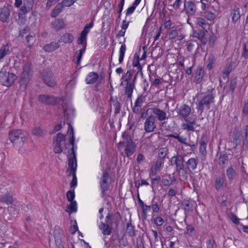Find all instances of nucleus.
Returning <instances> with one entry per match:
<instances>
[{
  "label": "nucleus",
  "mask_w": 248,
  "mask_h": 248,
  "mask_svg": "<svg viewBox=\"0 0 248 248\" xmlns=\"http://www.w3.org/2000/svg\"><path fill=\"white\" fill-rule=\"evenodd\" d=\"M70 134H72V136L69 140L68 144L72 145V148L70 149L71 153L69 152V154L67 156L68 159V169H67V171H69L68 176H72L73 177L72 180L70 183V187L74 189L77 185V178L76 176L77 163L76 153L74 150L75 138L73 128H72Z\"/></svg>",
  "instance_id": "1"
},
{
  "label": "nucleus",
  "mask_w": 248,
  "mask_h": 248,
  "mask_svg": "<svg viewBox=\"0 0 248 248\" xmlns=\"http://www.w3.org/2000/svg\"><path fill=\"white\" fill-rule=\"evenodd\" d=\"M214 102V96L212 93H208L204 95L196 103L197 110L200 115H202L204 111L208 110L210 106Z\"/></svg>",
  "instance_id": "2"
},
{
  "label": "nucleus",
  "mask_w": 248,
  "mask_h": 248,
  "mask_svg": "<svg viewBox=\"0 0 248 248\" xmlns=\"http://www.w3.org/2000/svg\"><path fill=\"white\" fill-rule=\"evenodd\" d=\"M9 139L13 144L17 147H21L27 139V136L20 129L11 131L9 134Z\"/></svg>",
  "instance_id": "3"
},
{
  "label": "nucleus",
  "mask_w": 248,
  "mask_h": 248,
  "mask_svg": "<svg viewBox=\"0 0 248 248\" xmlns=\"http://www.w3.org/2000/svg\"><path fill=\"white\" fill-rule=\"evenodd\" d=\"M31 63L27 62L23 67V72L20 77V83L25 89L29 83L32 76V72L31 70Z\"/></svg>",
  "instance_id": "4"
},
{
  "label": "nucleus",
  "mask_w": 248,
  "mask_h": 248,
  "mask_svg": "<svg viewBox=\"0 0 248 248\" xmlns=\"http://www.w3.org/2000/svg\"><path fill=\"white\" fill-rule=\"evenodd\" d=\"M16 78L17 76L13 73L2 71L0 72V83L3 86H11Z\"/></svg>",
  "instance_id": "5"
},
{
  "label": "nucleus",
  "mask_w": 248,
  "mask_h": 248,
  "mask_svg": "<svg viewBox=\"0 0 248 248\" xmlns=\"http://www.w3.org/2000/svg\"><path fill=\"white\" fill-rule=\"evenodd\" d=\"M111 217V214H108L106 217V222H101L99 226V229L102 231L104 235H109L111 232L112 227L111 226L113 224L112 220L110 221Z\"/></svg>",
  "instance_id": "6"
},
{
  "label": "nucleus",
  "mask_w": 248,
  "mask_h": 248,
  "mask_svg": "<svg viewBox=\"0 0 248 248\" xmlns=\"http://www.w3.org/2000/svg\"><path fill=\"white\" fill-rule=\"evenodd\" d=\"M38 100L41 103L46 105L55 106L60 99L53 95L47 94H40L38 96Z\"/></svg>",
  "instance_id": "7"
},
{
  "label": "nucleus",
  "mask_w": 248,
  "mask_h": 248,
  "mask_svg": "<svg viewBox=\"0 0 248 248\" xmlns=\"http://www.w3.org/2000/svg\"><path fill=\"white\" fill-rule=\"evenodd\" d=\"M42 79L44 82L48 87L53 88L57 85L55 78L50 71L47 70L44 71L42 74Z\"/></svg>",
  "instance_id": "8"
},
{
  "label": "nucleus",
  "mask_w": 248,
  "mask_h": 248,
  "mask_svg": "<svg viewBox=\"0 0 248 248\" xmlns=\"http://www.w3.org/2000/svg\"><path fill=\"white\" fill-rule=\"evenodd\" d=\"M155 121V118L152 115L149 116L146 119L144 124V128L146 132H152L156 128Z\"/></svg>",
  "instance_id": "9"
},
{
  "label": "nucleus",
  "mask_w": 248,
  "mask_h": 248,
  "mask_svg": "<svg viewBox=\"0 0 248 248\" xmlns=\"http://www.w3.org/2000/svg\"><path fill=\"white\" fill-rule=\"evenodd\" d=\"M53 233L55 242L57 248H63V247L62 244V238L63 236V231L60 227L55 226Z\"/></svg>",
  "instance_id": "10"
},
{
  "label": "nucleus",
  "mask_w": 248,
  "mask_h": 248,
  "mask_svg": "<svg viewBox=\"0 0 248 248\" xmlns=\"http://www.w3.org/2000/svg\"><path fill=\"white\" fill-rule=\"evenodd\" d=\"M184 10L186 12V13L188 16H193L195 14L197 8L196 4L193 0L185 1Z\"/></svg>",
  "instance_id": "11"
},
{
  "label": "nucleus",
  "mask_w": 248,
  "mask_h": 248,
  "mask_svg": "<svg viewBox=\"0 0 248 248\" xmlns=\"http://www.w3.org/2000/svg\"><path fill=\"white\" fill-rule=\"evenodd\" d=\"M171 160L174 162V164L176 166L177 171H180L185 170V160L183 155H174L171 158Z\"/></svg>",
  "instance_id": "12"
},
{
  "label": "nucleus",
  "mask_w": 248,
  "mask_h": 248,
  "mask_svg": "<svg viewBox=\"0 0 248 248\" xmlns=\"http://www.w3.org/2000/svg\"><path fill=\"white\" fill-rule=\"evenodd\" d=\"M32 6L33 4L31 2L28 6H26L25 3H24L23 6L20 8L18 13V18L21 19L23 23H24L25 20V14L32 9Z\"/></svg>",
  "instance_id": "13"
},
{
  "label": "nucleus",
  "mask_w": 248,
  "mask_h": 248,
  "mask_svg": "<svg viewBox=\"0 0 248 248\" xmlns=\"http://www.w3.org/2000/svg\"><path fill=\"white\" fill-rule=\"evenodd\" d=\"M136 145L133 140L126 142L124 153L126 156L129 157L132 155L136 151Z\"/></svg>",
  "instance_id": "14"
},
{
  "label": "nucleus",
  "mask_w": 248,
  "mask_h": 248,
  "mask_svg": "<svg viewBox=\"0 0 248 248\" xmlns=\"http://www.w3.org/2000/svg\"><path fill=\"white\" fill-rule=\"evenodd\" d=\"M10 12L7 7L4 6L0 10V20L2 22H8Z\"/></svg>",
  "instance_id": "15"
},
{
  "label": "nucleus",
  "mask_w": 248,
  "mask_h": 248,
  "mask_svg": "<svg viewBox=\"0 0 248 248\" xmlns=\"http://www.w3.org/2000/svg\"><path fill=\"white\" fill-rule=\"evenodd\" d=\"M152 110L153 113L156 116L159 121H163L168 119V118L165 111L156 108H153Z\"/></svg>",
  "instance_id": "16"
},
{
  "label": "nucleus",
  "mask_w": 248,
  "mask_h": 248,
  "mask_svg": "<svg viewBox=\"0 0 248 248\" xmlns=\"http://www.w3.org/2000/svg\"><path fill=\"white\" fill-rule=\"evenodd\" d=\"M240 135L242 139L243 146H248V124L246 125L240 132Z\"/></svg>",
  "instance_id": "17"
},
{
  "label": "nucleus",
  "mask_w": 248,
  "mask_h": 248,
  "mask_svg": "<svg viewBox=\"0 0 248 248\" xmlns=\"http://www.w3.org/2000/svg\"><path fill=\"white\" fill-rule=\"evenodd\" d=\"M32 134L38 138H43L47 134V131L40 127L35 126L31 130Z\"/></svg>",
  "instance_id": "18"
},
{
  "label": "nucleus",
  "mask_w": 248,
  "mask_h": 248,
  "mask_svg": "<svg viewBox=\"0 0 248 248\" xmlns=\"http://www.w3.org/2000/svg\"><path fill=\"white\" fill-rule=\"evenodd\" d=\"M65 24L62 19H56L52 23V27L56 31H60L65 27Z\"/></svg>",
  "instance_id": "19"
},
{
  "label": "nucleus",
  "mask_w": 248,
  "mask_h": 248,
  "mask_svg": "<svg viewBox=\"0 0 248 248\" xmlns=\"http://www.w3.org/2000/svg\"><path fill=\"white\" fill-rule=\"evenodd\" d=\"M226 176L229 181H232L236 178L237 174L233 166L231 165L227 169Z\"/></svg>",
  "instance_id": "20"
},
{
  "label": "nucleus",
  "mask_w": 248,
  "mask_h": 248,
  "mask_svg": "<svg viewBox=\"0 0 248 248\" xmlns=\"http://www.w3.org/2000/svg\"><path fill=\"white\" fill-rule=\"evenodd\" d=\"M199 160L197 158H190L186 162L187 169L190 170H194L197 166Z\"/></svg>",
  "instance_id": "21"
},
{
  "label": "nucleus",
  "mask_w": 248,
  "mask_h": 248,
  "mask_svg": "<svg viewBox=\"0 0 248 248\" xmlns=\"http://www.w3.org/2000/svg\"><path fill=\"white\" fill-rule=\"evenodd\" d=\"M135 87V84L133 82L126 83L125 88V93L123 95H127L128 99H131L133 89Z\"/></svg>",
  "instance_id": "22"
},
{
  "label": "nucleus",
  "mask_w": 248,
  "mask_h": 248,
  "mask_svg": "<svg viewBox=\"0 0 248 248\" xmlns=\"http://www.w3.org/2000/svg\"><path fill=\"white\" fill-rule=\"evenodd\" d=\"M190 112L191 108L187 105H183L179 109V114L183 118L188 117Z\"/></svg>",
  "instance_id": "23"
},
{
  "label": "nucleus",
  "mask_w": 248,
  "mask_h": 248,
  "mask_svg": "<svg viewBox=\"0 0 248 248\" xmlns=\"http://www.w3.org/2000/svg\"><path fill=\"white\" fill-rule=\"evenodd\" d=\"M233 144L234 145V149L241 143L240 140V132L238 128H235L232 133Z\"/></svg>",
  "instance_id": "24"
},
{
  "label": "nucleus",
  "mask_w": 248,
  "mask_h": 248,
  "mask_svg": "<svg viewBox=\"0 0 248 248\" xmlns=\"http://www.w3.org/2000/svg\"><path fill=\"white\" fill-rule=\"evenodd\" d=\"M228 156L226 154H220L218 159V164L222 168H224L228 163Z\"/></svg>",
  "instance_id": "25"
},
{
  "label": "nucleus",
  "mask_w": 248,
  "mask_h": 248,
  "mask_svg": "<svg viewBox=\"0 0 248 248\" xmlns=\"http://www.w3.org/2000/svg\"><path fill=\"white\" fill-rule=\"evenodd\" d=\"M11 52L9 44L3 45L0 48V60L3 59L6 56L9 55Z\"/></svg>",
  "instance_id": "26"
},
{
  "label": "nucleus",
  "mask_w": 248,
  "mask_h": 248,
  "mask_svg": "<svg viewBox=\"0 0 248 248\" xmlns=\"http://www.w3.org/2000/svg\"><path fill=\"white\" fill-rule=\"evenodd\" d=\"M0 202L9 205L13 203L14 199L13 196L9 192H7L0 197Z\"/></svg>",
  "instance_id": "27"
},
{
  "label": "nucleus",
  "mask_w": 248,
  "mask_h": 248,
  "mask_svg": "<svg viewBox=\"0 0 248 248\" xmlns=\"http://www.w3.org/2000/svg\"><path fill=\"white\" fill-rule=\"evenodd\" d=\"M99 76L95 72H90L86 78V83L88 84H93L98 79Z\"/></svg>",
  "instance_id": "28"
},
{
  "label": "nucleus",
  "mask_w": 248,
  "mask_h": 248,
  "mask_svg": "<svg viewBox=\"0 0 248 248\" xmlns=\"http://www.w3.org/2000/svg\"><path fill=\"white\" fill-rule=\"evenodd\" d=\"M86 49V46L80 49L79 51H77L74 55L73 62L76 64H79L81 59L82 58L83 53L85 52Z\"/></svg>",
  "instance_id": "29"
},
{
  "label": "nucleus",
  "mask_w": 248,
  "mask_h": 248,
  "mask_svg": "<svg viewBox=\"0 0 248 248\" xmlns=\"http://www.w3.org/2000/svg\"><path fill=\"white\" fill-rule=\"evenodd\" d=\"M204 73V70L202 67H198L195 77V82L197 84H200L202 82Z\"/></svg>",
  "instance_id": "30"
},
{
  "label": "nucleus",
  "mask_w": 248,
  "mask_h": 248,
  "mask_svg": "<svg viewBox=\"0 0 248 248\" xmlns=\"http://www.w3.org/2000/svg\"><path fill=\"white\" fill-rule=\"evenodd\" d=\"M60 46L59 44L56 42H51L49 44L46 45L44 46V49L47 52H52L59 48Z\"/></svg>",
  "instance_id": "31"
},
{
  "label": "nucleus",
  "mask_w": 248,
  "mask_h": 248,
  "mask_svg": "<svg viewBox=\"0 0 248 248\" xmlns=\"http://www.w3.org/2000/svg\"><path fill=\"white\" fill-rule=\"evenodd\" d=\"M74 39V36L71 33H66L61 38V41L65 44L71 43Z\"/></svg>",
  "instance_id": "32"
},
{
  "label": "nucleus",
  "mask_w": 248,
  "mask_h": 248,
  "mask_svg": "<svg viewBox=\"0 0 248 248\" xmlns=\"http://www.w3.org/2000/svg\"><path fill=\"white\" fill-rule=\"evenodd\" d=\"M140 58L138 55L135 54L134 56L132 65L133 67H137L138 73L140 72L141 75H142V66L140 64L139 62Z\"/></svg>",
  "instance_id": "33"
},
{
  "label": "nucleus",
  "mask_w": 248,
  "mask_h": 248,
  "mask_svg": "<svg viewBox=\"0 0 248 248\" xmlns=\"http://www.w3.org/2000/svg\"><path fill=\"white\" fill-rule=\"evenodd\" d=\"M181 204L184 207L185 213L186 212H191L193 211V205L188 200H184L181 202Z\"/></svg>",
  "instance_id": "34"
},
{
  "label": "nucleus",
  "mask_w": 248,
  "mask_h": 248,
  "mask_svg": "<svg viewBox=\"0 0 248 248\" xmlns=\"http://www.w3.org/2000/svg\"><path fill=\"white\" fill-rule=\"evenodd\" d=\"M63 7L61 3L58 4L53 9L51 13V16L52 17H56L62 10Z\"/></svg>",
  "instance_id": "35"
},
{
  "label": "nucleus",
  "mask_w": 248,
  "mask_h": 248,
  "mask_svg": "<svg viewBox=\"0 0 248 248\" xmlns=\"http://www.w3.org/2000/svg\"><path fill=\"white\" fill-rule=\"evenodd\" d=\"M169 153V150L167 148H161L158 150L157 158L164 160L166 156Z\"/></svg>",
  "instance_id": "36"
},
{
  "label": "nucleus",
  "mask_w": 248,
  "mask_h": 248,
  "mask_svg": "<svg viewBox=\"0 0 248 248\" xmlns=\"http://www.w3.org/2000/svg\"><path fill=\"white\" fill-rule=\"evenodd\" d=\"M70 203L67 206L68 209H66L65 211L69 213L70 214L71 213H75L77 211V202L76 201H70Z\"/></svg>",
  "instance_id": "37"
},
{
  "label": "nucleus",
  "mask_w": 248,
  "mask_h": 248,
  "mask_svg": "<svg viewBox=\"0 0 248 248\" xmlns=\"http://www.w3.org/2000/svg\"><path fill=\"white\" fill-rule=\"evenodd\" d=\"M126 51V46L124 44H122L120 48L119 51V62L120 63H122L124 58V56L125 52Z\"/></svg>",
  "instance_id": "38"
},
{
  "label": "nucleus",
  "mask_w": 248,
  "mask_h": 248,
  "mask_svg": "<svg viewBox=\"0 0 248 248\" xmlns=\"http://www.w3.org/2000/svg\"><path fill=\"white\" fill-rule=\"evenodd\" d=\"M224 183L223 179L221 176L217 177L215 180V187L218 190L222 188Z\"/></svg>",
  "instance_id": "39"
},
{
  "label": "nucleus",
  "mask_w": 248,
  "mask_h": 248,
  "mask_svg": "<svg viewBox=\"0 0 248 248\" xmlns=\"http://www.w3.org/2000/svg\"><path fill=\"white\" fill-rule=\"evenodd\" d=\"M133 74V71L131 70H128L126 74L123 76L122 77V79H124V81L126 82V83H128L129 82H132V75Z\"/></svg>",
  "instance_id": "40"
},
{
  "label": "nucleus",
  "mask_w": 248,
  "mask_h": 248,
  "mask_svg": "<svg viewBox=\"0 0 248 248\" xmlns=\"http://www.w3.org/2000/svg\"><path fill=\"white\" fill-rule=\"evenodd\" d=\"M203 16L209 21H213L216 17L215 14L211 11H205L203 13Z\"/></svg>",
  "instance_id": "41"
},
{
  "label": "nucleus",
  "mask_w": 248,
  "mask_h": 248,
  "mask_svg": "<svg viewBox=\"0 0 248 248\" xmlns=\"http://www.w3.org/2000/svg\"><path fill=\"white\" fill-rule=\"evenodd\" d=\"M215 58L213 55H210L207 60V68L208 70H210L213 68V65L215 63Z\"/></svg>",
  "instance_id": "42"
},
{
  "label": "nucleus",
  "mask_w": 248,
  "mask_h": 248,
  "mask_svg": "<svg viewBox=\"0 0 248 248\" xmlns=\"http://www.w3.org/2000/svg\"><path fill=\"white\" fill-rule=\"evenodd\" d=\"M195 20V22L197 25H199L204 29H205V27L207 25V23L203 18L201 17H196Z\"/></svg>",
  "instance_id": "43"
},
{
  "label": "nucleus",
  "mask_w": 248,
  "mask_h": 248,
  "mask_svg": "<svg viewBox=\"0 0 248 248\" xmlns=\"http://www.w3.org/2000/svg\"><path fill=\"white\" fill-rule=\"evenodd\" d=\"M112 104L113 107L114 108V113L115 114L119 113L121 107V105L120 102L118 101V100H115L113 101V103H112Z\"/></svg>",
  "instance_id": "44"
},
{
  "label": "nucleus",
  "mask_w": 248,
  "mask_h": 248,
  "mask_svg": "<svg viewBox=\"0 0 248 248\" xmlns=\"http://www.w3.org/2000/svg\"><path fill=\"white\" fill-rule=\"evenodd\" d=\"M56 144L54 148V152L56 154H60L62 152V141H55Z\"/></svg>",
  "instance_id": "45"
},
{
  "label": "nucleus",
  "mask_w": 248,
  "mask_h": 248,
  "mask_svg": "<svg viewBox=\"0 0 248 248\" xmlns=\"http://www.w3.org/2000/svg\"><path fill=\"white\" fill-rule=\"evenodd\" d=\"M93 21L89 24H86L84 27L83 30L81 33L87 36V34L90 31V29L93 27Z\"/></svg>",
  "instance_id": "46"
},
{
  "label": "nucleus",
  "mask_w": 248,
  "mask_h": 248,
  "mask_svg": "<svg viewBox=\"0 0 248 248\" xmlns=\"http://www.w3.org/2000/svg\"><path fill=\"white\" fill-rule=\"evenodd\" d=\"M242 56L245 59H248V42H247L244 45Z\"/></svg>",
  "instance_id": "47"
},
{
  "label": "nucleus",
  "mask_w": 248,
  "mask_h": 248,
  "mask_svg": "<svg viewBox=\"0 0 248 248\" xmlns=\"http://www.w3.org/2000/svg\"><path fill=\"white\" fill-rule=\"evenodd\" d=\"M237 85V80L234 78L231 80L229 85V90L231 91L232 93H233L234 89H235Z\"/></svg>",
  "instance_id": "48"
},
{
  "label": "nucleus",
  "mask_w": 248,
  "mask_h": 248,
  "mask_svg": "<svg viewBox=\"0 0 248 248\" xmlns=\"http://www.w3.org/2000/svg\"><path fill=\"white\" fill-rule=\"evenodd\" d=\"M164 163V160L157 158V160L155 165H153L152 167L160 170L161 169L162 165Z\"/></svg>",
  "instance_id": "49"
},
{
  "label": "nucleus",
  "mask_w": 248,
  "mask_h": 248,
  "mask_svg": "<svg viewBox=\"0 0 248 248\" xmlns=\"http://www.w3.org/2000/svg\"><path fill=\"white\" fill-rule=\"evenodd\" d=\"M62 106L63 109L64 116L66 117L67 119H68L69 113H73V110L70 108L66 107L65 104H64V105L62 104Z\"/></svg>",
  "instance_id": "50"
},
{
  "label": "nucleus",
  "mask_w": 248,
  "mask_h": 248,
  "mask_svg": "<svg viewBox=\"0 0 248 248\" xmlns=\"http://www.w3.org/2000/svg\"><path fill=\"white\" fill-rule=\"evenodd\" d=\"M66 198L67 200L70 201H73L75 198V192L74 189L72 190H69L66 193Z\"/></svg>",
  "instance_id": "51"
},
{
  "label": "nucleus",
  "mask_w": 248,
  "mask_h": 248,
  "mask_svg": "<svg viewBox=\"0 0 248 248\" xmlns=\"http://www.w3.org/2000/svg\"><path fill=\"white\" fill-rule=\"evenodd\" d=\"M206 143L204 140H202L200 143V152L202 154H205L206 153Z\"/></svg>",
  "instance_id": "52"
},
{
  "label": "nucleus",
  "mask_w": 248,
  "mask_h": 248,
  "mask_svg": "<svg viewBox=\"0 0 248 248\" xmlns=\"http://www.w3.org/2000/svg\"><path fill=\"white\" fill-rule=\"evenodd\" d=\"M240 17V15L238 10H234L232 14V21L235 23Z\"/></svg>",
  "instance_id": "53"
},
{
  "label": "nucleus",
  "mask_w": 248,
  "mask_h": 248,
  "mask_svg": "<svg viewBox=\"0 0 248 248\" xmlns=\"http://www.w3.org/2000/svg\"><path fill=\"white\" fill-rule=\"evenodd\" d=\"M126 231L131 236H133L135 235L134 227L130 223H128L127 224Z\"/></svg>",
  "instance_id": "54"
},
{
  "label": "nucleus",
  "mask_w": 248,
  "mask_h": 248,
  "mask_svg": "<svg viewBox=\"0 0 248 248\" xmlns=\"http://www.w3.org/2000/svg\"><path fill=\"white\" fill-rule=\"evenodd\" d=\"M154 221L155 224L157 226L162 225L164 222V219L160 217H157L154 218Z\"/></svg>",
  "instance_id": "55"
},
{
  "label": "nucleus",
  "mask_w": 248,
  "mask_h": 248,
  "mask_svg": "<svg viewBox=\"0 0 248 248\" xmlns=\"http://www.w3.org/2000/svg\"><path fill=\"white\" fill-rule=\"evenodd\" d=\"M169 39L173 40L175 39L178 36V32L177 30H172L169 33Z\"/></svg>",
  "instance_id": "56"
},
{
  "label": "nucleus",
  "mask_w": 248,
  "mask_h": 248,
  "mask_svg": "<svg viewBox=\"0 0 248 248\" xmlns=\"http://www.w3.org/2000/svg\"><path fill=\"white\" fill-rule=\"evenodd\" d=\"M142 214L144 219H146L147 216V212L150 210L151 206L147 205L145 204L144 206H142Z\"/></svg>",
  "instance_id": "57"
},
{
  "label": "nucleus",
  "mask_w": 248,
  "mask_h": 248,
  "mask_svg": "<svg viewBox=\"0 0 248 248\" xmlns=\"http://www.w3.org/2000/svg\"><path fill=\"white\" fill-rule=\"evenodd\" d=\"M195 124H184L183 126L184 129L187 130L188 131H194L195 128L194 125Z\"/></svg>",
  "instance_id": "58"
},
{
  "label": "nucleus",
  "mask_w": 248,
  "mask_h": 248,
  "mask_svg": "<svg viewBox=\"0 0 248 248\" xmlns=\"http://www.w3.org/2000/svg\"><path fill=\"white\" fill-rule=\"evenodd\" d=\"M75 0H63L61 3L63 7H69L73 4Z\"/></svg>",
  "instance_id": "59"
},
{
  "label": "nucleus",
  "mask_w": 248,
  "mask_h": 248,
  "mask_svg": "<svg viewBox=\"0 0 248 248\" xmlns=\"http://www.w3.org/2000/svg\"><path fill=\"white\" fill-rule=\"evenodd\" d=\"M216 40H217L216 36L214 33H212L210 35V36L209 37V44L211 47H212L214 45V44H215Z\"/></svg>",
  "instance_id": "60"
},
{
  "label": "nucleus",
  "mask_w": 248,
  "mask_h": 248,
  "mask_svg": "<svg viewBox=\"0 0 248 248\" xmlns=\"http://www.w3.org/2000/svg\"><path fill=\"white\" fill-rule=\"evenodd\" d=\"M53 140L54 142H55V141H62L65 140V137L62 134L59 133L57 134V136L55 138V139L54 138Z\"/></svg>",
  "instance_id": "61"
},
{
  "label": "nucleus",
  "mask_w": 248,
  "mask_h": 248,
  "mask_svg": "<svg viewBox=\"0 0 248 248\" xmlns=\"http://www.w3.org/2000/svg\"><path fill=\"white\" fill-rule=\"evenodd\" d=\"M186 0H176L175 2L173 3V6L175 9H178L182 5L183 2L185 3Z\"/></svg>",
  "instance_id": "62"
},
{
  "label": "nucleus",
  "mask_w": 248,
  "mask_h": 248,
  "mask_svg": "<svg viewBox=\"0 0 248 248\" xmlns=\"http://www.w3.org/2000/svg\"><path fill=\"white\" fill-rule=\"evenodd\" d=\"M122 137L124 139V140L126 142L128 141H132V140L131 138L130 135H129L128 132L125 131L122 135Z\"/></svg>",
  "instance_id": "63"
},
{
  "label": "nucleus",
  "mask_w": 248,
  "mask_h": 248,
  "mask_svg": "<svg viewBox=\"0 0 248 248\" xmlns=\"http://www.w3.org/2000/svg\"><path fill=\"white\" fill-rule=\"evenodd\" d=\"M248 113V101H245L244 103V106L242 110V115L243 116H246L247 115Z\"/></svg>",
  "instance_id": "64"
}]
</instances>
